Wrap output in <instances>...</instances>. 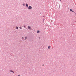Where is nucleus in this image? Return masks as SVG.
Instances as JSON below:
<instances>
[{"mask_svg": "<svg viewBox=\"0 0 76 76\" xmlns=\"http://www.w3.org/2000/svg\"><path fill=\"white\" fill-rule=\"evenodd\" d=\"M39 32H40L39 31H37V33H38V34L39 33Z\"/></svg>", "mask_w": 76, "mask_h": 76, "instance_id": "423d86ee", "label": "nucleus"}, {"mask_svg": "<svg viewBox=\"0 0 76 76\" xmlns=\"http://www.w3.org/2000/svg\"><path fill=\"white\" fill-rule=\"evenodd\" d=\"M28 29H31V27L29 26H28Z\"/></svg>", "mask_w": 76, "mask_h": 76, "instance_id": "f03ea898", "label": "nucleus"}, {"mask_svg": "<svg viewBox=\"0 0 76 76\" xmlns=\"http://www.w3.org/2000/svg\"><path fill=\"white\" fill-rule=\"evenodd\" d=\"M24 26V27H25V26Z\"/></svg>", "mask_w": 76, "mask_h": 76, "instance_id": "ddd939ff", "label": "nucleus"}, {"mask_svg": "<svg viewBox=\"0 0 76 76\" xmlns=\"http://www.w3.org/2000/svg\"><path fill=\"white\" fill-rule=\"evenodd\" d=\"M18 76H20V75H18Z\"/></svg>", "mask_w": 76, "mask_h": 76, "instance_id": "2eb2a0df", "label": "nucleus"}, {"mask_svg": "<svg viewBox=\"0 0 76 76\" xmlns=\"http://www.w3.org/2000/svg\"><path fill=\"white\" fill-rule=\"evenodd\" d=\"M17 29H18V27H16Z\"/></svg>", "mask_w": 76, "mask_h": 76, "instance_id": "1a4fd4ad", "label": "nucleus"}, {"mask_svg": "<svg viewBox=\"0 0 76 76\" xmlns=\"http://www.w3.org/2000/svg\"><path fill=\"white\" fill-rule=\"evenodd\" d=\"M23 6H25V4H23Z\"/></svg>", "mask_w": 76, "mask_h": 76, "instance_id": "9d476101", "label": "nucleus"}, {"mask_svg": "<svg viewBox=\"0 0 76 76\" xmlns=\"http://www.w3.org/2000/svg\"><path fill=\"white\" fill-rule=\"evenodd\" d=\"M20 29H22V28L21 27H20Z\"/></svg>", "mask_w": 76, "mask_h": 76, "instance_id": "f8f14e48", "label": "nucleus"}, {"mask_svg": "<svg viewBox=\"0 0 76 76\" xmlns=\"http://www.w3.org/2000/svg\"><path fill=\"white\" fill-rule=\"evenodd\" d=\"M22 38V39H23V37Z\"/></svg>", "mask_w": 76, "mask_h": 76, "instance_id": "4468645a", "label": "nucleus"}, {"mask_svg": "<svg viewBox=\"0 0 76 76\" xmlns=\"http://www.w3.org/2000/svg\"><path fill=\"white\" fill-rule=\"evenodd\" d=\"M26 6L27 7H28V4H26Z\"/></svg>", "mask_w": 76, "mask_h": 76, "instance_id": "7ed1b4c3", "label": "nucleus"}, {"mask_svg": "<svg viewBox=\"0 0 76 76\" xmlns=\"http://www.w3.org/2000/svg\"><path fill=\"white\" fill-rule=\"evenodd\" d=\"M10 72H12V73H14V72H13V71L11 70H10Z\"/></svg>", "mask_w": 76, "mask_h": 76, "instance_id": "20e7f679", "label": "nucleus"}, {"mask_svg": "<svg viewBox=\"0 0 76 76\" xmlns=\"http://www.w3.org/2000/svg\"><path fill=\"white\" fill-rule=\"evenodd\" d=\"M70 11H72V12H74V11L72 10V9H70Z\"/></svg>", "mask_w": 76, "mask_h": 76, "instance_id": "39448f33", "label": "nucleus"}, {"mask_svg": "<svg viewBox=\"0 0 76 76\" xmlns=\"http://www.w3.org/2000/svg\"><path fill=\"white\" fill-rule=\"evenodd\" d=\"M42 66H44V65H42Z\"/></svg>", "mask_w": 76, "mask_h": 76, "instance_id": "9b49d317", "label": "nucleus"}, {"mask_svg": "<svg viewBox=\"0 0 76 76\" xmlns=\"http://www.w3.org/2000/svg\"><path fill=\"white\" fill-rule=\"evenodd\" d=\"M50 46H49L48 47V49H50Z\"/></svg>", "mask_w": 76, "mask_h": 76, "instance_id": "0eeeda50", "label": "nucleus"}, {"mask_svg": "<svg viewBox=\"0 0 76 76\" xmlns=\"http://www.w3.org/2000/svg\"><path fill=\"white\" fill-rule=\"evenodd\" d=\"M28 10L32 9V7H31V6H30L29 7H28Z\"/></svg>", "mask_w": 76, "mask_h": 76, "instance_id": "f257e3e1", "label": "nucleus"}, {"mask_svg": "<svg viewBox=\"0 0 76 76\" xmlns=\"http://www.w3.org/2000/svg\"><path fill=\"white\" fill-rule=\"evenodd\" d=\"M27 39V37H25V39Z\"/></svg>", "mask_w": 76, "mask_h": 76, "instance_id": "6e6552de", "label": "nucleus"}]
</instances>
